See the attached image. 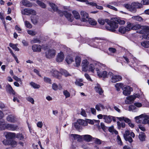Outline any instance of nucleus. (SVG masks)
Wrapping results in <instances>:
<instances>
[{
	"mask_svg": "<svg viewBox=\"0 0 149 149\" xmlns=\"http://www.w3.org/2000/svg\"><path fill=\"white\" fill-rule=\"evenodd\" d=\"M73 15L75 18L76 19H79L80 18L79 14L76 11H73L72 12Z\"/></svg>",
	"mask_w": 149,
	"mask_h": 149,
	"instance_id": "nucleus-44",
	"label": "nucleus"
},
{
	"mask_svg": "<svg viewBox=\"0 0 149 149\" xmlns=\"http://www.w3.org/2000/svg\"><path fill=\"white\" fill-rule=\"evenodd\" d=\"M83 81V80L82 79L76 80L75 82V84L76 85L79 86H81L84 85L83 84L81 83Z\"/></svg>",
	"mask_w": 149,
	"mask_h": 149,
	"instance_id": "nucleus-41",
	"label": "nucleus"
},
{
	"mask_svg": "<svg viewBox=\"0 0 149 149\" xmlns=\"http://www.w3.org/2000/svg\"><path fill=\"white\" fill-rule=\"evenodd\" d=\"M88 64V63L87 60L83 61L81 63L82 70V71L86 72L87 71Z\"/></svg>",
	"mask_w": 149,
	"mask_h": 149,
	"instance_id": "nucleus-15",
	"label": "nucleus"
},
{
	"mask_svg": "<svg viewBox=\"0 0 149 149\" xmlns=\"http://www.w3.org/2000/svg\"><path fill=\"white\" fill-rule=\"evenodd\" d=\"M96 65H98L99 67H100V64L98 63H93V64H91L88 66L89 70L92 72H94L95 69V70L96 71V68H95V66Z\"/></svg>",
	"mask_w": 149,
	"mask_h": 149,
	"instance_id": "nucleus-13",
	"label": "nucleus"
},
{
	"mask_svg": "<svg viewBox=\"0 0 149 149\" xmlns=\"http://www.w3.org/2000/svg\"><path fill=\"white\" fill-rule=\"evenodd\" d=\"M123 84L122 83H118L115 84V87L116 90L119 91L121 88L123 89Z\"/></svg>",
	"mask_w": 149,
	"mask_h": 149,
	"instance_id": "nucleus-29",
	"label": "nucleus"
},
{
	"mask_svg": "<svg viewBox=\"0 0 149 149\" xmlns=\"http://www.w3.org/2000/svg\"><path fill=\"white\" fill-rule=\"evenodd\" d=\"M51 74L53 76L59 79L60 77L59 76V72L55 70H52L50 71Z\"/></svg>",
	"mask_w": 149,
	"mask_h": 149,
	"instance_id": "nucleus-24",
	"label": "nucleus"
},
{
	"mask_svg": "<svg viewBox=\"0 0 149 149\" xmlns=\"http://www.w3.org/2000/svg\"><path fill=\"white\" fill-rule=\"evenodd\" d=\"M108 75L109 77H111V81L113 83L120 81L122 79V77L121 76L113 75V73L111 72H109Z\"/></svg>",
	"mask_w": 149,
	"mask_h": 149,
	"instance_id": "nucleus-6",
	"label": "nucleus"
},
{
	"mask_svg": "<svg viewBox=\"0 0 149 149\" xmlns=\"http://www.w3.org/2000/svg\"><path fill=\"white\" fill-rule=\"evenodd\" d=\"M5 124L0 123V130H5Z\"/></svg>",
	"mask_w": 149,
	"mask_h": 149,
	"instance_id": "nucleus-57",
	"label": "nucleus"
},
{
	"mask_svg": "<svg viewBox=\"0 0 149 149\" xmlns=\"http://www.w3.org/2000/svg\"><path fill=\"white\" fill-rule=\"evenodd\" d=\"M60 72L62 74L64 75L65 77L71 76L68 72L65 70L61 69L60 70Z\"/></svg>",
	"mask_w": 149,
	"mask_h": 149,
	"instance_id": "nucleus-32",
	"label": "nucleus"
},
{
	"mask_svg": "<svg viewBox=\"0 0 149 149\" xmlns=\"http://www.w3.org/2000/svg\"><path fill=\"white\" fill-rule=\"evenodd\" d=\"M117 118L120 121H121L122 120H124L125 122L128 124L131 122V120L129 119L124 117H117Z\"/></svg>",
	"mask_w": 149,
	"mask_h": 149,
	"instance_id": "nucleus-30",
	"label": "nucleus"
},
{
	"mask_svg": "<svg viewBox=\"0 0 149 149\" xmlns=\"http://www.w3.org/2000/svg\"><path fill=\"white\" fill-rule=\"evenodd\" d=\"M63 93L65 96L66 98H67L70 96V94L66 90H65L63 92Z\"/></svg>",
	"mask_w": 149,
	"mask_h": 149,
	"instance_id": "nucleus-54",
	"label": "nucleus"
},
{
	"mask_svg": "<svg viewBox=\"0 0 149 149\" xmlns=\"http://www.w3.org/2000/svg\"><path fill=\"white\" fill-rule=\"evenodd\" d=\"M13 78L16 81L19 82L21 84L22 83V82L21 79L19 78L17 76L14 75Z\"/></svg>",
	"mask_w": 149,
	"mask_h": 149,
	"instance_id": "nucleus-60",
	"label": "nucleus"
},
{
	"mask_svg": "<svg viewBox=\"0 0 149 149\" xmlns=\"http://www.w3.org/2000/svg\"><path fill=\"white\" fill-rule=\"evenodd\" d=\"M4 135L6 139H12L15 137L16 134L14 133L10 132H6L4 133Z\"/></svg>",
	"mask_w": 149,
	"mask_h": 149,
	"instance_id": "nucleus-17",
	"label": "nucleus"
},
{
	"mask_svg": "<svg viewBox=\"0 0 149 149\" xmlns=\"http://www.w3.org/2000/svg\"><path fill=\"white\" fill-rule=\"evenodd\" d=\"M137 109L134 106L131 105L129 107V110L132 111L133 112H135V110Z\"/></svg>",
	"mask_w": 149,
	"mask_h": 149,
	"instance_id": "nucleus-62",
	"label": "nucleus"
},
{
	"mask_svg": "<svg viewBox=\"0 0 149 149\" xmlns=\"http://www.w3.org/2000/svg\"><path fill=\"white\" fill-rule=\"evenodd\" d=\"M36 3L38 5L43 8H45L46 7V5L44 3L40 1H37Z\"/></svg>",
	"mask_w": 149,
	"mask_h": 149,
	"instance_id": "nucleus-43",
	"label": "nucleus"
},
{
	"mask_svg": "<svg viewBox=\"0 0 149 149\" xmlns=\"http://www.w3.org/2000/svg\"><path fill=\"white\" fill-rule=\"evenodd\" d=\"M40 40L37 38H34L31 41V42L32 44L40 43Z\"/></svg>",
	"mask_w": 149,
	"mask_h": 149,
	"instance_id": "nucleus-53",
	"label": "nucleus"
},
{
	"mask_svg": "<svg viewBox=\"0 0 149 149\" xmlns=\"http://www.w3.org/2000/svg\"><path fill=\"white\" fill-rule=\"evenodd\" d=\"M124 90L123 89V93L124 95L126 96L130 95L131 93V92L132 90V88L129 86H126L124 88Z\"/></svg>",
	"mask_w": 149,
	"mask_h": 149,
	"instance_id": "nucleus-14",
	"label": "nucleus"
},
{
	"mask_svg": "<svg viewBox=\"0 0 149 149\" xmlns=\"http://www.w3.org/2000/svg\"><path fill=\"white\" fill-rule=\"evenodd\" d=\"M104 119L105 122L107 123H110L112 120V116H110L104 115Z\"/></svg>",
	"mask_w": 149,
	"mask_h": 149,
	"instance_id": "nucleus-23",
	"label": "nucleus"
},
{
	"mask_svg": "<svg viewBox=\"0 0 149 149\" xmlns=\"http://www.w3.org/2000/svg\"><path fill=\"white\" fill-rule=\"evenodd\" d=\"M136 98V97L134 95H131L127 97V99L128 100H129V101L128 102H127V103L128 104H130L131 102H133L135 99Z\"/></svg>",
	"mask_w": 149,
	"mask_h": 149,
	"instance_id": "nucleus-31",
	"label": "nucleus"
},
{
	"mask_svg": "<svg viewBox=\"0 0 149 149\" xmlns=\"http://www.w3.org/2000/svg\"><path fill=\"white\" fill-rule=\"evenodd\" d=\"M22 3L24 6L26 7H31L32 6L31 3L27 0H22Z\"/></svg>",
	"mask_w": 149,
	"mask_h": 149,
	"instance_id": "nucleus-27",
	"label": "nucleus"
},
{
	"mask_svg": "<svg viewBox=\"0 0 149 149\" xmlns=\"http://www.w3.org/2000/svg\"><path fill=\"white\" fill-rule=\"evenodd\" d=\"M127 24V25L125 27L127 31H129L132 29L133 30V24L128 22Z\"/></svg>",
	"mask_w": 149,
	"mask_h": 149,
	"instance_id": "nucleus-28",
	"label": "nucleus"
},
{
	"mask_svg": "<svg viewBox=\"0 0 149 149\" xmlns=\"http://www.w3.org/2000/svg\"><path fill=\"white\" fill-rule=\"evenodd\" d=\"M10 145L13 147H15L16 146L17 144V142L14 140H12L10 142Z\"/></svg>",
	"mask_w": 149,
	"mask_h": 149,
	"instance_id": "nucleus-52",
	"label": "nucleus"
},
{
	"mask_svg": "<svg viewBox=\"0 0 149 149\" xmlns=\"http://www.w3.org/2000/svg\"><path fill=\"white\" fill-rule=\"evenodd\" d=\"M135 119L136 122L138 123H142L144 124H149V116L143 114L139 116L135 117Z\"/></svg>",
	"mask_w": 149,
	"mask_h": 149,
	"instance_id": "nucleus-3",
	"label": "nucleus"
},
{
	"mask_svg": "<svg viewBox=\"0 0 149 149\" xmlns=\"http://www.w3.org/2000/svg\"><path fill=\"white\" fill-rule=\"evenodd\" d=\"M83 137L84 139L87 141L90 142L93 139V138L92 136L89 135H85L82 136V138Z\"/></svg>",
	"mask_w": 149,
	"mask_h": 149,
	"instance_id": "nucleus-26",
	"label": "nucleus"
},
{
	"mask_svg": "<svg viewBox=\"0 0 149 149\" xmlns=\"http://www.w3.org/2000/svg\"><path fill=\"white\" fill-rule=\"evenodd\" d=\"M26 100L29 102L31 103L32 104H34V100L33 98L30 97H29L26 98Z\"/></svg>",
	"mask_w": 149,
	"mask_h": 149,
	"instance_id": "nucleus-56",
	"label": "nucleus"
},
{
	"mask_svg": "<svg viewBox=\"0 0 149 149\" xmlns=\"http://www.w3.org/2000/svg\"><path fill=\"white\" fill-rule=\"evenodd\" d=\"M145 135L143 132H141L139 134V138L140 140L141 141L145 140Z\"/></svg>",
	"mask_w": 149,
	"mask_h": 149,
	"instance_id": "nucleus-36",
	"label": "nucleus"
},
{
	"mask_svg": "<svg viewBox=\"0 0 149 149\" xmlns=\"http://www.w3.org/2000/svg\"><path fill=\"white\" fill-rule=\"evenodd\" d=\"M132 11H136L135 9L137 8H140L142 7V5L141 3H133L131 4Z\"/></svg>",
	"mask_w": 149,
	"mask_h": 149,
	"instance_id": "nucleus-18",
	"label": "nucleus"
},
{
	"mask_svg": "<svg viewBox=\"0 0 149 149\" xmlns=\"http://www.w3.org/2000/svg\"><path fill=\"white\" fill-rule=\"evenodd\" d=\"M15 137L16 138L21 140H22L25 138L24 135L20 133H18L16 135V134Z\"/></svg>",
	"mask_w": 149,
	"mask_h": 149,
	"instance_id": "nucleus-42",
	"label": "nucleus"
},
{
	"mask_svg": "<svg viewBox=\"0 0 149 149\" xmlns=\"http://www.w3.org/2000/svg\"><path fill=\"white\" fill-rule=\"evenodd\" d=\"M95 89L96 92L100 95H101L103 93V91L101 88L100 86L98 84H97L95 86Z\"/></svg>",
	"mask_w": 149,
	"mask_h": 149,
	"instance_id": "nucleus-20",
	"label": "nucleus"
},
{
	"mask_svg": "<svg viewBox=\"0 0 149 149\" xmlns=\"http://www.w3.org/2000/svg\"><path fill=\"white\" fill-rule=\"evenodd\" d=\"M141 30L139 31L140 34L143 35H147L149 33V26H142Z\"/></svg>",
	"mask_w": 149,
	"mask_h": 149,
	"instance_id": "nucleus-10",
	"label": "nucleus"
},
{
	"mask_svg": "<svg viewBox=\"0 0 149 149\" xmlns=\"http://www.w3.org/2000/svg\"><path fill=\"white\" fill-rule=\"evenodd\" d=\"M86 121L87 122V125L88 123H89L92 125H93L94 124V122H98L99 121V120H91L90 119H86Z\"/></svg>",
	"mask_w": 149,
	"mask_h": 149,
	"instance_id": "nucleus-45",
	"label": "nucleus"
},
{
	"mask_svg": "<svg viewBox=\"0 0 149 149\" xmlns=\"http://www.w3.org/2000/svg\"><path fill=\"white\" fill-rule=\"evenodd\" d=\"M44 81L46 83H49L50 84H51V79L48 77H45L44 78Z\"/></svg>",
	"mask_w": 149,
	"mask_h": 149,
	"instance_id": "nucleus-58",
	"label": "nucleus"
},
{
	"mask_svg": "<svg viewBox=\"0 0 149 149\" xmlns=\"http://www.w3.org/2000/svg\"><path fill=\"white\" fill-rule=\"evenodd\" d=\"M6 90L10 94L15 95V93L10 85L8 84L6 86Z\"/></svg>",
	"mask_w": 149,
	"mask_h": 149,
	"instance_id": "nucleus-21",
	"label": "nucleus"
},
{
	"mask_svg": "<svg viewBox=\"0 0 149 149\" xmlns=\"http://www.w3.org/2000/svg\"><path fill=\"white\" fill-rule=\"evenodd\" d=\"M89 23L91 25H95L97 24V22L93 19L92 18H88L87 20Z\"/></svg>",
	"mask_w": 149,
	"mask_h": 149,
	"instance_id": "nucleus-35",
	"label": "nucleus"
},
{
	"mask_svg": "<svg viewBox=\"0 0 149 149\" xmlns=\"http://www.w3.org/2000/svg\"><path fill=\"white\" fill-rule=\"evenodd\" d=\"M92 141H94L95 143L97 144H100L102 143V141L97 138H93Z\"/></svg>",
	"mask_w": 149,
	"mask_h": 149,
	"instance_id": "nucleus-51",
	"label": "nucleus"
},
{
	"mask_svg": "<svg viewBox=\"0 0 149 149\" xmlns=\"http://www.w3.org/2000/svg\"><path fill=\"white\" fill-rule=\"evenodd\" d=\"M141 45L145 47H149V41H144L141 43Z\"/></svg>",
	"mask_w": 149,
	"mask_h": 149,
	"instance_id": "nucleus-48",
	"label": "nucleus"
},
{
	"mask_svg": "<svg viewBox=\"0 0 149 149\" xmlns=\"http://www.w3.org/2000/svg\"><path fill=\"white\" fill-rule=\"evenodd\" d=\"M98 22L100 24L102 25H104L105 24V22H107L109 24V26H109L110 21L108 19H105L104 20L102 19H100L98 20ZM107 27H108V26H107ZM107 26L106 27V28L107 29Z\"/></svg>",
	"mask_w": 149,
	"mask_h": 149,
	"instance_id": "nucleus-25",
	"label": "nucleus"
},
{
	"mask_svg": "<svg viewBox=\"0 0 149 149\" xmlns=\"http://www.w3.org/2000/svg\"><path fill=\"white\" fill-rule=\"evenodd\" d=\"M41 48L40 45H34L32 46V49L34 52H40L41 51Z\"/></svg>",
	"mask_w": 149,
	"mask_h": 149,
	"instance_id": "nucleus-22",
	"label": "nucleus"
},
{
	"mask_svg": "<svg viewBox=\"0 0 149 149\" xmlns=\"http://www.w3.org/2000/svg\"><path fill=\"white\" fill-rule=\"evenodd\" d=\"M27 31L29 34L32 36H34L36 34V33L35 32L32 30H28Z\"/></svg>",
	"mask_w": 149,
	"mask_h": 149,
	"instance_id": "nucleus-63",
	"label": "nucleus"
},
{
	"mask_svg": "<svg viewBox=\"0 0 149 149\" xmlns=\"http://www.w3.org/2000/svg\"><path fill=\"white\" fill-rule=\"evenodd\" d=\"M70 138L74 140H76L77 141H81L82 136H80L78 134H72L70 135Z\"/></svg>",
	"mask_w": 149,
	"mask_h": 149,
	"instance_id": "nucleus-16",
	"label": "nucleus"
},
{
	"mask_svg": "<svg viewBox=\"0 0 149 149\" xmlns=\"http://www.w3.org/2000/svg\"><path fill=\"white\" fill-rule=\"evenodd\" d=\"M30 84L34 88H38L40 87L39 85L33 82H31L30 83Z\"/></svg>",
	"mask_w": 149,
	"mask_h": 149,
	"instance_id": "nucleus-50",
	"label": "nucleus"
},
{
	"mask_svg": "<svg viewBox=\"0 0 149 149\" xmlns=\"http://www.w3.org/2000/svg\"><path fill=\"white\" fill-rule=\"evenodd\" d=\"M17 44H14L12 43H10L9 44V46L11 47L13 49H14L16 51H19V49L17 47Z\"/></svg>",
	"mask_w": 149,
	"mask_h": 149,
	"instance_id": "nucleus-37",
	"label": "nucleus"
},
{
	"mask_svg": "<svg viewBox=\"0 0 149 149\" xmlns=\"http://www.w3.org/2000/svg\"><path fill=\"white\" fill-rule=\"evenodd\" d=\"M56 50L53 48L49 49L45 53L46 57L49 59L54 58L56 54Z\"/></svg>",
	"mask_w": 149,
	"mask_h": 149,
	"instance_id": "nucleus-5",
	"label": "nucleus"
},
{
	"mask_svg": "<svg viewBox=\"0 0 149 149\" xmlns=\"http://www.w3.org/2000/svg\"><path fill=\"white\" fill-rule=\"evenodd\" d=\"M25 24L26 27L29 28H31L32 27V25L28 21H25Z\"/></svg>",
	"mask_w": 149,
	"mask_h": 149,
	"instance_id": "nucleus-55",
	"label": "nucleus"
},
{
	"mask_svg": "<svg viewBox=\"0 0 149 149\" xmlns=\"http://www.w3.org/2000/svg\"><path fill=\"white\" fill-rule=\"evenodd\" d=\"M64 58V55L62 52H61L60 53L58 54L56 58V61L58 62H62Z\"/></svg>",
	"mask_w": 149,
	"mask_h": 149,
	"instance_id": "nucleus-19",
	"label": "nucleus"
},
{
	"mask_svg": "<svg viewBox=\"0 0 149 149\" xmlns=\"http://www.w3.org/2000/svg\"><path fill=\"white\" fill-rule=\"evenodd\" d=\"M125 23V21L123 20L117 18L112 19L110 21L109 26L107 27V29L113 32H116L115 29L118 28V24L123 25Z\"/></svg>",
	"mask_w": 149,
	"mask_h": 149,
	"instance_id": "nucleus-1",
	"label": "nucleus"
},
{
	"mask_svg": "<svg viewBox=\"0 0 149 149\" xmlns=\"http://www.w3.org/2000/svg\"><path fill=\"white\" fill-rule=\"evenodd\" d=\"M118 144L120 146H122L123 145V142L122 141L119 135H117L116 139Z\"/></svg>",
	"mask_w": 149,
	"mask_h": 149,
	"instance_id": "nucleus-46",
	"label": "nucleus"
},
{
	"mask_svg": "<svg viewBox=\"0 0 149 149\" xmlns=\"http://www.w3.org/2000/svg\"><path fill=\"white\" fill-rule=\"evenodd\" d=\"M81 21L83 22H87L89 18V16L88 13L84 11H81Z\"/></svg>",
	"mask_w": 149,
	"mask_h": 149,
	"instance_id": "nucleus-12",
	"label": "nucleus"
},
{
	"mask_svg": "<svg viewBox=\"0 0 149 149\" xmlns=\"http://www.w3.org/2000/svg\"><path fill=\"white\" fill-rule=\"evenodd\" d=\"M100 108L102 109H104V107L102 104L100 103H99L96 105L95 108L98 111L101 110Z\"/></svg>",
	"mask_w": 149,
	"mask_h": 149,
	"instance_id": "nucleus-39",
	"label": "nucleus"
},
{
	"mask_svg": "<svg viewBox=\"0 0 149 149\" xmlns=\"http://www.w3.org/2000/svg\"><path fill=\"white\" fill-rule=\"evenodd\" d=\"M141 3L142 5L149 4V0H142L141 2Z\"/></svg>",
	"mask_w": 149,
	"mask_h": 149,
	"instance_id": "nucleus-61",
	"label": "nucleus"
},
{
	"mask_svg": "<svg viewBox=\"0 0 149 149\" xmlns=\"http://www.w3.org/2000/svg\"><path fill=\"white\" fill-rule=\"evenodd\" d=\"M6 119L7 121L11 123H15L17 121L16 116L13 114H10L7 116Z\"/></svg>",
	"mask_w": 149,
	"mask_h": 149,
	"instance_id": "nucleus-9",
	"label": "nucleus"
},
{
	"mask_svg": "<svg viewBox=\"0 0 149 149\" xmlns=\"http://www.w3.org/2000/svg\"><path fill=\"white\" fill-rule=\"evenodd\" d=\"M49 5L52 9L53 12L56 11L61 16H62L64 14L65 17L67 18L69 21L72 22L73 21V18L71 14L66 11H65L63 13L61 11L59 10L57 6L53 3H49Z\"/></svg>",
	"mask_w": 149,
	"mask_h": 149,
	"instance_id": "nucleus-2",
	"label": "nucleus"
},
{
	"mask_svg": "<svg viewBox=\"0 0 149 149\" xmlns=\"http://www.w3.org/2000/svg\"><path fill=\"white\" fill-rule=\"evenodd\" d=\"M141 26L139 24L134 25L133 24V30H136L138 29H141Z\"/></svg>",
	"mask_w": 149,
	"mask_h": 149,
	"instance_id": "nucleus-49",
	"label": "nucleus"
},
{
	"mask_svg": "<svg viewBox=\"0 0 149 149\" xmlns=\"http://www.w3.org/2000/svg\"><path fill=\"white\" fill-rule=\"evenodd\" d=\"M22 14L24 15H29L30 14L36 15V11L30 8H25L22 11Z\"/></svg>",
	"mask_w": 149,
	"mask_h": 149,
	"instance_id": "nucleus-8",
	"label": "nucleus"
},
{
	"mask_svg": "<svg viewBox=\"0 0 149 149\" xmlns=\"http://www.w3.org/2000/svg\"><path fill=\"white\" fill-rule=\"evenodd\" d=\"M124 6L127 9L129 10L130 11H132V7L131 4L130 5L129 4H126L124 5Z\"/></svg>",
	"mask_w": 149,
	"mask_h": 149,
	"instance_id": "nucleus-59",
	"label": "nucleus"
},
{
	"mask_svg": "<svg viewBox=\"0 0 149 149\" xmlns=\"http://www.w3.org/2000/svg\"><path fill=\"white\" fill-rule=\"evenodd\" d=\"M52 88L55 91L57 90L58 89V86L55 83H54L52 85Z\"/></svg>",
	"mask_w": 149,
	"mask_h": 149,
	"instance_id": "nucleus-64",
	"label": "nucleus"
},
{
	"mask_svg": "<svg viewBox=\"0 0 149 149\" xmlns=\"http://www.w3.org/2000/svg\"><path fill=\"white\" fill-rule=\"evenodd\" d=\"M96 71L97 72V75L100 77H103L104 78L107 77H109L108 74L109 73L105 71H102L101 67H99L98 65L95 66Z\"/></svg>",
	"mask_w": 149,
	"mask_h": 149,
	"instance_id": "nucleus-4",
	"label": "nucleus"
},
{
	"mask_svg": "<svg viewBox=\"0 0 149 149\" xmlns=\"http://www.w3.org/2000/svg\"><path fill=\"white\" fill-rule=\"evenodd\" d=\"M75 61L77 66H79L81 62V58L79 56H77L75 57Z\"/></svg>",
	"mask_w": 149,
	"mask_h": 149,
	"instance_id": "nucleus-38",
	"label": "nucleus"
},
{
	"mask_svg": "<svg viewBox=\"0 0 149 149\" xmlns=\"http://www.w3.org/2000/svg\"><path fill=\"white\" fill-rule=\"evenodd\" d=\"M130 133L129 131H126L124 134V138L125 140L126 141H129L130 143H131L133 141L132 138L129 136Z\"/></svg>",
	"mask_w": 149,
	"mask_h": 149,
	"instance_id": "nucleus-11",
	"label": "nucleus"
},
{
	"mask_svg": "<svg viewBox=\"0 0 149 149\" xmlns=\"http://www.w3.org/2000/svg\"><path fill=\"white\" fill-rule=\"evenodd\" d=\"M132 19H135L137 21H141L142 20V18L139 16H135L132 17Z\"/></svg>",
	"mask_w": 149,
	"mask_h": 149,
	"instance_id": "nucleus-47",
	"label": "nucleus"
},
{
	"mask_svg": "<svg viewBox=\"0 0 149 149\" xmlns=\"http://www.w3.org/2000/svg\"><path fill=\"white\" fill-rule=\"evenodd\" d=\"M77 122L80 125H83V126H86L87 125V122L86 120H84L82 119H79L77 120Z\"/></svg>",
	"mask_w": 149,
	"mask_h": 149,
	"instance_id": "nucleus-33",
	"label": "nucleus"
},
{
	"mask_svg": "<svg viewBox=\"0 0 149 149\" xmlns=\"http://www.w3.org/2000/svg\"><path fill=\"white\" fill-rule=\"evenodd\" d=\"M66 61L68 64L71 63L72 62L74 61L73 58L72 56L68 55L66 57Z\"/></svg>",
	"mask_w": 149,
	"mask_h": 149,
	"instance_id": "nucleus-34",
	"label": "nucleus"
},
{
	"mask_svg": "<svg viewBox=\"0 0 149 149\" xmlns=\"http://www.w3.org/2000/svg\"><path fill=\"white\" fill-rule=\"evenodd\" d=\"M118 31L120 32L123 34L125 33L126 32H127L125 27L123 26L119 27Z\"/></svg>",
	"mask_w": 149,
	"mask_h": 149,
	"instance_id": "nucleus-40",
	"label": "nucleus"
},
{
	"mask_svg": "<svg viewBox=\"0 0 149 149\" xmlns=\"http://www.w3.org/2000/svg\"><path fill=\"white\" fill-rule=\"evenodd\" d=\"M18 129V126L16 125L6 123L5 130L13 131L17 130Z\"/></svg>",
	"mask_w": 149,
	"mask_h": 149,
	"instance_id": "nucleus-7",
	"label": "nucleus"
}]
</instances>
